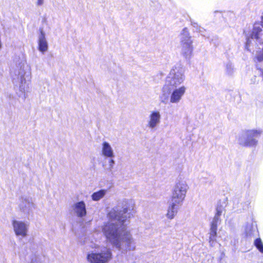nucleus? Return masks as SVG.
I'll use <instances>...</instances> for the list:
<instances>
[{"label": "nucleus", "mask_w": 263, "mask_h": 263, "mask_svg": "<svg viewBox=\"0 0 263 263\" xmlns=\"http://www.w3.org/2000/svg\"><path fill=\"white\" fill-rule=\"evenodd\" d=\"M133 209L132 201H123L121 208L118 206L112 209L108 214L109 221L102 226V232L106 241L122 253L136 249L135 240L124 224Z\"/></svg>", "instance_id": "obj_1"}, {"label": "nucleus", "mask_w": 263, "mask_h": 263, "mask_svg": "<svg viewBox=\"0 0 263 263\" xmlns=\"http://www.w3.org/2000/svg\"><path fill=\"white\" fill-rule=\"evenodd\" d=\"M185 70L181 66H175L170 71L165 79L159 96L161 102L166 104L168 101L171 88L180 87L185 80Z\"/></svg>", "instance_id": "obj_2"}, {"label": "nucleus", "mask_w": 263, "mask_h": 263, "mask_svg": "<svg viewBox=\"0 0 263 263\" xmlns=\"http://www.w3.org/2000/svg\"><path fill=\"white\" fill-rule=\"evenodd\" d=\"M18 68V92L17 93L20 97L23 96L25 99V92L29 88L31 81V67L25 61H23L19 63Z\"/></svg>", "instance_id": "obj_3"}, {"label": "nucleus", "mask_w": 263, "mask_h": 263, "mask_svg": "<svg viewBox=\"0 0 263 263\" xmlns=\"http://www.w3.org/2000/svg\"><path fill=\"white\" fill-rule=\"evenodd\" d=\"M111 258V250L104 246H96L95 250L88 252L86 255L89 263H107Z\"/></svg>", "instance_id": "obj_4"}, {"label": "nucleus", "mask_w": 263, "mask_h": 263, "mask_svg": "<svg viewBox=\"0 0 263 263\" xmlns=\"http://www.w3.org/2000/svg\"><path fill=\"white\" fill-rule=\"evenodd\" d=\"M261 28H260L259 24H255L253 30L250 38L248 39L246 43V47L249 50L251 45L255 44L259 46L260 51H257L256 59L258 62L263 61V34L261 33Z\"/></svg>", "instance_id": "obj_5"}, {"label": "nucleus", "mask_w": 263, "mask_h": 263, "mask_svg": "<svg viewBox=\"0 0 263 263\" xmlns=\"http://www.w3.org/2000/svg\"><path fill=\"white\" fill-rule=\"evenodd\" d=\"M180 53L185 58L191 57L193 51V41L186 28H184L179 35Z\"/></svg>", "instance_id": "obj_6"}, {"label": "nucleus", "mask_w": 263, "mask_h": 263, "mask_svg": "<svg viewBox=\"0 0 263 263\" xmlns=\"http://www.w3.org/2000/svg\"><path fill=\"white\" fill-rule=\"evenodd\" d=\"M260 130L249 129L243 131L238 136V142L244 146H253L256 145L257 138L260 135Z\"/></svg>", "instance_id": "obj_7"}, {"label": "nucleus", "mask_w": 263, "mask_h": 263, "mask_svg": "<svg viewBox=\"0 0 263 263\" xmlns=\"http://www.w3.org/2000/svg\"><path fill=\"white\" fill-rule=\"evenodd\" d=\"M189 189L186 181L178 179L173 187L172 194V200L175 202L182 203L184 200L186 193Z\"/></svg>", "instance_id": "obj_8"}, {"label": "nucleus", "mask_w": 263, "mask_h": 263, "mask_svg": "<svg viewBox=\"0 0 263 263\" xmlns=\"http://www.w3.org/2000/svg\"><path fill=\"white\" fill-rule=\"evenodd\" d=\"M13 231L16 236L25 238L28 235L29 224L27 222L13 220L12 222Z\"/></svg>", "instance_id": "obj_9"}, {"label": "nucleus", "mask_w": 263, "mask_h": 263, "mask_svg": "<svg viewBox=\"0 0 263 263\" xmlns=\"http://www.w3.org/2000/svg\"><path fill=\"white\" fill-rule=\"evenodd\" d=\"M186 88L184 85L179 87L171 88L168 101L172 104H178L185 93Z\"/></svg>", "instance_id": "obj_10"}, {"label": "nucleus", "mask_w": 263, "mask_h": 263, "mask_svg": "<svg viewBox=\"0 0 263 263\" xmlns=\"http://www.w3.org/2000/svg\"><path fill=\"white\" fill-rule=\"evenodd\" d=\"M161 115L158 110H152L149 112L146 127L151 130H155L161 122Z\"/></svg>", "instance_id": "obj_11"}, {"label": "nucleus", "mask_w": 263, "mask_h": 263, "mask_svg": "<svg viewBox=\"0 0 263 263\" xmlns=\"http://www.w3.org/2000/svg\"><path fill=\"white\" fill-rule=\"evenodd\" d=\"M19 209L24 213H29L34 208V204L31 198L28 196H22L20 199Z\"/></svg>", "instance_id": "obj_12"}, {"label": "nucleus", "mask_w": 263, "mask_h": 263, "mask_svg": "<svg viewBox=\"0 0 263 263\" xmlns=\"http://www.w3.org/2000/svg\"><path fill=\"white\" fill-rule=\"evenodd\" d=\"M38 49L42 53L46 52L48 49V44L46 37V33L43 29H40L37 39Z\"/></svg>", "instance_id": "obj_13"}, {"label": "nucleus", "mask_w": 263, "mask_h": 263, "mask_svg": "<svg viewBox=\"0 0 263 263\" xmlns=\"http://www.w3.org/2000/svg\"><path fill=\"white\" fill-rule=\"evenodd\" d=\"M72 208L73 212L77 217L82 218L86 215V204L84 201H81L74 203Z\"/></svg>", "instance_id": "obj_14"}, {"label": "nucleus", "mask_w": 263, "mask_h": 263, "mask_svg": "<svg viewBox=\"0 0 263 263\" xmlns=\"http://www.w3.org/2000/svg\"><path fill=\"white\" fill-rule=\"evenodd\" d=\"M180 204H181V203L179 202H176L174 200H171L168 206L167 213L166 214V216L168 219H172L175 217L178 212Z\"/></svg>", "instance_id": "obj_15"}, {"label": "nucleus", "mask_w": 263, "mask_h": 263, "mask_svg": "<svg viewBox=\"0 0 263 263\" xmlns=\"http://www.w3.org/2000/svg\"><path fill=\"white\" fill-rule=\"evenodd\" d=\"M102 155L105 157L112 158L115 155L111 145L106 141L103 142L101 148Z\"/></svg>", "instance_id": "obj_16"}, {"label": "nucleus", "mask_w": 263, "mask_h": 263, "mask_svg": "<svg viewBox=\"0 0 263 263\" xmlns=\"http://www.w3.org/2000/svg\"><path fill=\"white\" fill-rule=\"evenodd\" d=\"M218 223L212 222L210 228L209 242L211 246H213L214 242L216 240L217 235V230Z\"/></svg>", "instance_id": "obj_17"}, {"label": "nucleus", "mask_w": 263, "mask_h": 263, "mask_svg": "<svg viewBox=\"0 0 263 263\" xmlns=\"http://www.w3.org/2000/svg\"><path fill=\"white\" fill-rule=\"evenodd\" d=\"M107 193L106 190H101L98 192L93 193L91 197L93 201H97L102 199Z\"/></svg>", "instance_id": "obj_18"}, {"label": "nucleus", "mask_w": 263, "mask_h": 263, "mask_svg": "<svg viewBox=\"0 0 263 263\" xmlns=\"http://www.w3.org/2000/svg\"><path fill=\"white\" fill-rule=\"evenodd\" d=\"M45 257L40 255H33L32 256L31 263H44Z\"/></svg>", "instance_id": "obj_19"}, {"label": "nucleus", "mask_w": 263, "mask_h": 263, "mask_svg": "<svg viewBox=\"0 0 263 263\" xmlns=\"http://www.w3.org/2000/svg\"><path fill=\"white\" fill-rule=\"evenodd\" d=\"M222 208L221 207H217L216 209V213L214 216L212 222L219 223L220 221V216L221 215L222 213Z\"/></svg>", "instance_id": "obj_20"}, {"label": "nucleus", "mask_w": 263, "mask_h": 263, "mask_svg": "<svg viewBox=\"0 0 263 263\" xmlns=\"http://www.w3.org/2000/svg\"><path fill=\"white\" fill-rule=\"evenodd\" d=\"M254 244L259 251L263 253V244L260 238H257L255 240Z\"/></svg>", "instance_id": "obj_21"}, {"label": "nucleus", "mask_w": 263, "mask_h": 263, "mask_svg": "<svg viewBox=\"0 0 263 263\" xmlns=\"http://www.w3.org/2000/svg\"><path fill=\"white\" fill-rule=\"evenodd\" d=\"M227 72L229 74H231L233 72V66L231 63H228L226 66Z\"/></svg>", "instance_id": "obj_22"}, {"label": "nucleus", "mask_w": 263, "mask_h": 263, "mask_svg": "<svg viewBox=\"0 0 263 263\" xmlns=\"http://www.w3.org/2000/svg\"><path fill=\"white\" fill-rule=\"evenodd\" d=\"M34 3L37 7H40L44 5L45 0H33Z\"/></svg>", "instance_id": "obj_23"}, {"label": "nucleus", "mask_w": 263, "mask_h": 263, "mask_svg": "<svg viewBox=\"0 0 263 263\" xmlns=\"http://www.w3.org/2000/svg\"><path fill=\"white\" fill-rule=\"evenodd\" d=\"M108 163L110 168H112L115 163V161H114V160L112 158H110L109 160Z\"/></svg>", "instance_id": "obj_24"}, {"label": "nucleus", "mask_w": 263, "mask_h": 263, "mask_svg": "<svg viewBox=\"0 0 263 263\" xmlns=\"http://www.w3.org/2000/svg\"><path fill=\"white\" fill-rule=\"evenodd\" d=\"M261 18V25L262 27L263 28V13H262Z\"/></svg>", "instance_id": "obj_25"}, {"label": "nucleus", "mask_w": 263, "mask_h": 263, "mask_svg": "<svg viewBox=\"0 0 263 263\" xmlns=\"http://www.w3.org/2000/svg\"><path fill=\"white\" fill-rule=\"evenodd\" d=\"M192 25H193V26H194V27H196V26L197 25V24H196V23H192Z\"/></svg>", "instance_id": "obj_26"}, {"label": "nucleus", "mask_w": 263, "mask_h": 263, "mask_svg": "<svg viewBox=\"0 0 263 263\" xmlns=\"http://www.w3.org/2000/svg\"><path fill=\"white\" fill-rule=\"evenodd\" d=\"M262 79H263V71H262Z\"/></svg>", "instance_id": "obj_27"}]
</instances>
